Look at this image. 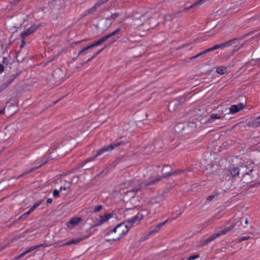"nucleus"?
<instances>
[{
  "label": "nucleus",
  "mask_w": 260,
  "mask_h": 260,
  "mask_svg": "<svg viewBox=\"0 0 260 260\" xmlns=\"http://www.w3.org/2000/svg\"><path fill=\"white\" fill-rule=\"evenodd\" d=\"M190 171V170H178L177 171H173L170 166L165 165L163 167L161 170V176L157 177L154 179H150L149 181L145 183V186L153 185L158 183L162 178L167 179L171 176L180 174L181 173H183L185 176H188V172Z\"/></svg>",
  "instance_id": "f257e3e1"
},
{
  "label": "nucleus",
  "mask_w": 260,
  "mask_h": 260,
  "mask_svg": "<svg viewBox=\"0 0 260 260\" xmlns=\"http://www.w3.org/2000/svg\"><path fill=\"white\" fill-rule=\"evenodd\" d=\"M130 229L131 228L129 227L125 222H122L118 224L117 233L119 234V236L116 238L106 239V241L107 242L117 241L122 238L124 235H126Z\"/></svg>",
  "instance_id": "f03ea898"
},
{
  "label": "nucleus",
  "mask_w": 260,
  "mask_h": 260,
  "mask_svg": "<svg viewBox=\"0 0 260 260\" xmlns=\"http://www.w3.org/2000/svg\"><path fill=\"white\" fill-rule=\"evenodd\" d=\"M124 143L123 141H117L115 142H113L108 146H104L101 149L98 150L96 152V153L93 156L95 157V159L103 153L107 151H110L113 150L114 148L123 145Z\"/></svg>",
  "instance_id": "7ed1b4c3"
},
{
  "label": "nucleus",
  "mask_w": 260,
  "mask_h": 260,
  "mask_svg": "<svg viewBox=\"0 0 260 260\" xmlns=\"http://www.w3.org/2000/svg\"><path fill=\"white\" fill-rule=\"evenodd\" d=\"M240 174H241L242 177L246 175L250 176L252 181V179L255 178L254 174H257L256 170H254L251 167H249L246 165H241L240 167Z\"/></svg>",
  "instance_id": "20e7f679"
},
{
  "label": "nucleus",
  "mask_w": 260,
  "mask_h": 260,
  "mask_svg": "<svg viewBox=\"0 0 260 260\" xmlns=\"http://www.w3.org/2000/svg\"><path fill=\"white\" fill-rule=\"evenodd\" d=\"M130 185L132 188H130L127 191V192H132L133 196L136 194V193L140 190L141 185L138 180H132L130 181Z\"/></svg>",
  "instance_id": "39448f33"
},
{
  "label": "nucleus",
  "mask_w": 260,
  "mask_h": 260,
  "mask_svg": "<svg viewBox=\"0 0 260 260\" xmlns=\"http://www.w3.org/2000/svg\"><path fill=\"white\" fill-rule=\"evenodd\" d=\"M184 100L185 98L184 97H178L176 99L172 100L168 104V108L169 110H174L175 107L178 106L181 103H183Z\"/></svg>",
  "instance_id": "423d86ee"
},
{
  "label": "nucleus",
  "mask_w": 260,
  "mask_h": 260,
  "mask_svg": "<svg viewBox=\"0 0 260 260\" xmlns=\"http://www.w3.org/2000/svg\"><path fill=\"white\" fill-rule=\"evenodd\" d=\"M244 108L245 106L242 103H240L238 105H233L228 109V112L226 114H235L243 109Z\"/></svg>",
  "instance_id": "0eeeda50"
},
{
  "label": "nucleus",
  "mask_w": 260,
  "mask_h": 260,
  "mask_svg": "<svg viewBox=\"0 0 260 260\" xmlns=\"http://www.w3.org/2000/svg\"><path fill=\"white\" fill-rule=\"evenodd\" d=\"M39 25L36 24H33L31 25L29 28H28L26 30L23 31L21 34V37L22 38H24L31 34H32L34 32H35L39 27Z\"/></svg>",
  "instance_id": "6e6552de"
},
{
  "label": "nucleus",
  "mask_w": 260,
  "mask_h": 260,
  "mask_svg": "<svg viewBox=\"0 0 260 260\" xmlns=\"http://www.w3.org/2000/svg\"><path fill=\"white\" fill-rule=\"evenodd\" d=\"M143 218V215L139 213L137 215L133 216L131 219L127 220L125 222L128 224L131 228L133 226L134 223L138 222L141 219Z\"/></svg>",
  "instance_id": "1a4fd4ad"
},
{
  "label": "nucleus",
  "mask_w": 260,
  "mask_h": 260,
  "mask_svg": "<svg viewBox=\"0 0 260 260\" xmlns=\"http://www.w3.org/2000/svg\"><path fill=\"white\" fill-rule=\"evenodd\" d=\"M114 216L113 213H109L104 214L103 215H100V219L99 220L98 222L96 224V225H100L103 223H104L105 222L107 221L109 219L113 217Z\"/></svg>",
  "instance_id": "9d476101"
},
{
  "label": "nucleus",
  "mask_w": 260,
  "mask_h": 260,
  "mask_svg": "<svg viewBox=\"0 0 260 260\" xmlns=\"http://www.w3.org/2000/svg\"><path fill=\"white\" fill-rule=\"evenodd\" d=\"M43 246H44V244H43L38 245L32 246L30 247L29 248H28L25 251H24L23 252L21 253L19 255L16 257L15 258L16 259H19V258H21L22 256H23L24 255H25L26 254L32 251H34L41 247H43Z\"/></svg>",
  "instance_id": "9b49d317"
},
{
  "label": "nucleus",
  "mask_w": 260,
  "mask_h": 260,
  "mask_svg": "<svg viewBox=\"0 0 260 260\" xmlns=\"http://www.w3.org/2000/svg\"><path fill=\"white\" fill-rule=\"evenodd\" d=\"M90 236V235H87L86 236H83L82 238H77L76 239H72L64 244H63L61 246H67L70 245L71 244H76L82 241V240L86 239L88 238Z\"/></svg>",
  "instance_id": "f8f14e48"
},
{
  "label": "nucleus",
  "mask_w": 260,
  "mask_h": 260,
  "mask_svg": "<svg viewBox=\"0 0 260 260\" xmlns=\"http://www.w3.org/2000/svg\"><path fill=\"white\" fill-rule=\"evenodd\" d=\"M228 172L232 177L238 176L240 174V168L230 167L228 169Z\"/></svg>",
  "instance_id": "ddd939ff"
},
{
  "label": "nucleus",
  "mask_w": 260,
  "mask_h": 260,
  "mask_svg": "<svg viewBox=\"0 0 260 260\" xmlns=\"http://www.w3.org/2000/svg\"><path fill=\"white\" fill-rule=\"evenodd\" d=\"M81 218L80 217H74L70 219L67 223V226L69 228H73L75 225L77 224L80 221Z\"/></svg>",
  "instance_id": "4468645a"
},
{
  "label": "nucleus",
  "mask_w": 260,
  "mask_h": 260,
  "mask_svg": "<svg viewBox=\"0 0 260 260\" xmlns=\"http://www.w3.org/2000/svg\"><path fill=\"white\" fill-rule=\"evenodd\" d=\"M219 236H220V235L219 234L218 232L216 233H214L210 235L207 239H206L203 242V244H208L209 242H211L212 241H213L214 240H215Z\"/></svg>",
  "instance_id": "2eb2a0df"
},
{
  "label": "nucleus",
  "mask_w": 260,
  "mask_h": 260,
  "mask_svg": "<svg viewBox=\"0 0 260 260\" xmlns=\"http://www.w3.org/2000/svg\"><path fill=\"white\" fill-rule=\"evenodd\" d=\"M212 51V50L211 49V48L210 47L209 48L205 49V50L199 53L197 55H196L193 56H192L191 57H190V59H194V58H198L199 57H204L207 53L211 52Z\"/></svg>",
  "instance_id": "dca6fc26"
},
{
  "label": "nucleus",
  "mask_w": 260,
  "mask_h": 260,
  "mask_svg": "<svg viewBox=\"0 0 260 260\" xmlns=\"http://www.w3.org/2000/svg\"><path fill=\"white\" fill-rule=\"evenodd\" d=\"M236 223H232L229 227H225L223 230L218 231L220 236L226 234L228 232L232 231L235 226Z\"/></svg>",
  "instance_id": "f3484780"
},
{
  "label": "nucleus",
  "mask_w": 260,
  "mask_h": 260,
  "mask_svg": "<svg viewBox=\"0 0 260 260\" xmlns=\"http://www.w3.org/2000/svg\"><path fill=\"white\" fill-rule=\"evenodd\" d=\"M202 1H203V0H198L196 2L192 4L190 6L184 7L183 8L182 11L186 12V11H187V10H188L189 9L196 8L198 6H199L201 5V4H202Z\"/></svg>",
  "instance_id": "a211bd4d"
},
{
  "label": "nucleus",
  "mask_w": 260,
  "mask_h": 260,
  "mask_svg": "<svg viewBox=\"0 0 260 260\" xmlns=\"http://www.w3.org/2000/svg\"><path fill=\"white\" fill-rule=\"evenodd\" d=\"M260 64V58L257 59H251L245 64L247 67L258 66Z\"/></svg>",
  "instance_id": "6ab92c4d"
},
{
  "label": "nucleus",
  "mask_w": 260,
  "mask_h": 260,
  "mask_svg": "<svg viewBox=\"0 0 260 260\" xmlns=\"http://www.w3.org/2000/svg\"><path fill=\"white\" fill-rule=\"evenodd\" d=\"M216 72L219 74L223 75L228 72V68L227 67L220 66L216 68Z\"/></svg>",
  "instance_id": "aec40b11"
},
{
  "label": "nucleus",
  "mask_w": 260,
  "mask_h": 260,
  "mask_svg": "<svg viewBox=\"0 0 260 260\" xmlns=\"http://www.w3.org/2000/svg\"><path fill=\"white\" fill-rule=\"evenodd\" d=\"M119 16H120V14L118 13H114V14H111L110 16L107 17L106 18V20L110 21V23H112Z\"/></svg>",
  "instance_id": "412c9836"
},
{
  "label": "nucleus",
  "mask_w": 260,
  "mask_h": 260,
  "mask_svg": "<svg viewBox=\"0 0 260 260\" xmlns=\"http://www.w3.org/2000/svg\"><path fill=\"white\" fill-rule=\"evenodd\" d=\"M224 117L223 114L221 113H213L210 116V119L209 120V121L211 122L212 119H221Z\"/></svg>",
  "instance_id": "4be33fe9"
},
{
  "label": "nucleus",
  "mask_w": 260,
  "mask_h": 260,
  "mask_svg": "<svg viewBox=\"0 0 260 260\" xmlns=\"http://www.w3.org/2000/svg\"><path fill=\"white\" fill-rule=\"evenodd\" d=\"M177 16L175 13L170 14L164 16V20L165 21H171Z\"/></svg>",
  "instance_id": "5701e85b"
},
{
  "label": "nucleus",
  "mask_w": 260,
  "mask_h": 260,
  "mask_svg": "<svg viewBox=\"0 0 260 260\" xmlns=\"http://www.w3.org/2000/svg\"><path fill=\"white\" fill-rule=\"evenodd\" d=\"M33 231V230L31 229H27L26 230H25L24 232H23V233H21L20 234H19L18 236H17V237H16L14 240H17L20 238H23L24 237V236H25L26 234L28 233H30L31 232Z\"/></svg>",
  "instance_id": "b1692460"
},
{
  "label": "nucleus",
  "mask_w": 260,
  "mask_h": 260,
  "mask_svg": "<svg viewBox=\"0 0 260 260\" xmlns=\"http://www.w3.org/2000/svg\"><path fill=\"white\" fill-rule=\"evenodd\" d=\"M18 74H13L11 75L8 80L6 81L7 83V84L10 85L12 82L14 81V80L17 78Z\"/></svg>",
  "instance_id": "393cba45"
},
{
  "label": "nucleus",
  "mask_w": 260,
  "mask_h": 260,
  "mask_svg": "<svg viewBox=\"0 0 260 260\" xmlns=\"http://www.w3.org/2000/svg\"><path fill=\"white\" fill-rule=\"evenodd\" d=\"M106 48V47H103V48H102L101 50H99L98 52H96V53H95L92 57H91L90 58H88L86 61L85 62V63H87L90 61H91L92 59H93L94 58H95L102 51H103L104 50V49Z\"/></svg>",
  "instance_id": "a878e982"
},
{
  "label": "nucleus",
  "mask_w": 260,
  "mask_h": 260,
  "mask_svg": "<svg viewBox=\"0 0 260 260\" xmlns=\"http://www.w3.org/2000/svg\"><path fill=\"white\" fill-rule=\"evenodd\" d=\"M95 159V157L93 156L90 158H88L86 159H85L83 161L81 162L80 164V167H83L86 164L90 162L91 161H93Z\"/></svg>",
  "instance_id": "bb28decb"
},
{
  "label": "nucleus",
  "mask_w": 260,
  "mask_h": 260,
  "mask_svg": "<svg viewBox=\"0 0 260 260\" xmlns=\"http://www.w3.org/2000/svg\"><path fill=\"white\" fill-rule=\"evenodd\" d=\"M43 200H38L35 203L34 205L30 208V210L32 212L41 204L42 203Z\"/></svg>",
  "instance_id": "cd10ccee"
},
{
  "label": "nucleus",
  "mask_w": 260,
  "mask_h": 260,
  "mask_svg": "<svg viewBox=\"0 0 260 260\" xmlns=\"http://www.w3.org/2000/svg\"><path fill=\"white\" fill-rule=\"evenodd\" d=\"M225 44L224 43H222V44H217V45H215L214 46H213V47H211V49L212 50V51L216 50V49H223L224 48H225Z\"/></svg>",
  "instance_id": "c85d7f7f"
},
{
  "label": "nucleus",
  "mask_w": 260,
  "mask_h": 260,
  "mask_svg": "<svg viewBox=\"0 0 260 260\" xmlns=\"http://www.w3.org/2000/svg\"><path fill=\"white\" fill-rule=\"evenodd\" d=\"M238 40V39L237 38H235L234 39H232V40H229L225 43L224 44H225V47H229V46H231L232 45L236 43V41Z\"/></svg>",
  "instance_id": "c756f323"
},
{
  "label": "nucleus",
  "mask_w": 260,
  "mask_h": 260,
  "mask_svg": "<svg viewBox=\"0 0 260 260\" xmlns=\"http://www.w3.org/2000/svg\"><path fill=\"white\" fill-rule=\"evenodd\" d=\"M167 221H168V220H166L164 222L159 223L158 225H157L156 226H155L153 230L155 231H157L161 227H162L166 224V223L167 222Z\"/></svg>",
  "instance_id": "7c9ffc66"
},
{
  "label": "nucleus",
  "mask_w": 260,
  "mask_h": 260,
  "mask_svg": "<svg viewBox=\"0 0 260 260\" xmlns=\"http://www.w3.org/2000/svg\"><path fill=\"white\" fill-rule=\"evenodd\" d=\"M41 166V165H40V166H39L38 167H34V168H31V169L29 170L28 171H27L25 172V173H23V174H21V175L18 177V178H20V177H22V176H24V175H25V174H28V173H29L31 172L32 171H34V170H36L37 169L39 168Z\"/></svg>",
  "instance_id": "2f4dec72"
},
{
  "label": "nucleus",
  "mask_w": 260,
  "mask_h": 260,
  "mask_svg": "<svg viewBox=\"0 0 260 260\" xmlns=\"http://www.w3.org/2000/svg\"><path fill=\"white\" fill-rule=\"evenodd\" d=\"M120 30L121 28L120 27L117 28L114 31L108 34V35L109 36V38H111L115 35H116L117 34H118V33H119L120 31Z\"/></svg>",
  "instance_id": "473e14b6"
},
{
  "label": "nucleus",
  "mask_w": 260,
  "mask_h": 260,
  "mask_svg": "<svg viewBox=\"0 0 260 260\" xmlns=\"http://www.w3.org/2000/svg\"><path fill=\"white\" fill-rule=\"evenodd\" d=\"M102 42L101 41V40H100V39L99 40H98V41H96V42H95L94 43L91 44V45H90V47L91 48H93V47H96V46H98L99 45H100L102 44Z\"/></svg>",
  "instance_id": "72a5a7b5"
},
{
  "label": "nucleus",
  "mask_w": 260,
  "mask_h": 260,
  "mask_svg": "<svg viewBox=\"0 0 260 260\" xmlns=\"http://www.w3.org/2000/svg\"><path fill=\"white\" fill-rule=\"evenodd\" d=\"M103 208V207L102 205H98L95 206L94 208V209L92 211L93 213H96L99 212L100 210H101Z\"/></svg>",
  "instance_id": "f704fd0d"
},
{
  "label": "nucleus",
  "mask_w": 260,
  "mask_h": 260,
  "mask_svg": "<svg viewBox=\"0 0 260 260\" xmlns=\"http://www.w3.org/2000/svg\"><path fill=\"white\" fill-rule=\"evenodd\" d=\"M90 48H91V47H90L89 45L87 46L86 47H84V48H82L81 50L79 51V53H78L77 56L80 55L84 52H85V51H86V50H88V49H89Z\"/></svg>",
  "instance_id": "c9c22d12"
},
{
  "label": "nucleus",
  "mask_w": 260,
  "mask_h": 260,
  "mask_svg": "<svg viewBox=\"0 0 260 260\" xmlns=\"http://www.w3.org/2000/svg\"><path fill=\"white\" fill-rule=\"evenodd\" d=\"M118 229V224H117L113 230H110L107 233V235H110L111 234L113 233L117 232Z\"/></svg>",
  "instance_id": "e433bc0d"
},
{
  "label": "nucleus",
  "mask_w": 260,
  "mask_h": 260,
  "mask_svg": "<svg viewBox=\"0 0 260 260\" xmlns=\"http://www.w3.org/2000/svg\"><path fill=\"white\" fill-rule=\"evenodd\" d=\"M214 165L212 164H209L206 166V170L209 169V172L207 173H212L213 172V170L212 169Z\"/></svg>",
  "instance_id": "4c0bfd02"
},
{
  "label": "nucleus",
  "mask_w": 260,
  "mask_h": 260,
  "mask_svg": "<svg viewBox=\"0 0 260 260\" xmlns=\"http://www.w3.org/2000/svg\"><path fill=\"white\" fill-rule=\"evenodd\" d=\"M200 254H197L195 255H192L189 256L186 260H194L198 257H199Z\"/></svg>",
  "instance_id": "58836bf2"
},
{
  "label": "nucleus",
  "mask_w": 260,
  "mask_h": 260,
  "mask_svg": "<svg viewBox=\"0 0 260 260\" xmlns=\"http://www.w3.org/2000/svg\"><path fill=\"white\" fill-rule=\"evenodd\" d=\"M9 84H7V83L6 82H5L3 83L1 86H0V92L4 90L5 89H6Z\"/></svg>",
  "instance_id": "ea45409f"
},
{
  "label": "nucleus",
  "mask_w": 260,
  "mask_h": 260,
  "mask_svg": "<svg viewBox=\"0 0 260 260\" xmlns=\"http://www.w3.org/2000/svg\"><path fill=\"white\" fill-rule=\"evenodd\" d=\"M243 47V44H240L237 45L235 47V48L233 52L234 53L236 51H238L239 49H240L241 48Z\"/></svg>",
  "instance_id": "a19ab883"
},
{
  "label": "nucleus",
  "mask_w": 260,
  "mask_h": 260,
  "mask_svg": "<svg viewBox=\"0 0 260 260\" xmlns=\"http://www.w3.org/2000/svg\"><path fill=\"white\" fill-rule=\"evenodd\" d=\"M60 190L55 189L53 192V196L54 198H58L59 197Z\"/></svg>",
  "instance_id": "79ce46f5"
},
{
  "label": "nucleus",
  "mask_w": 260,
  "mask_h": 260,
  "mask_svg": "<svg viewBox=\"0 0 260 260\" xmlns=\"http://www.w3.org/2000/svg\"><path fill=\"white\" fill-rule=\"evenodd\" d=\"M31 213H32V212L30 210H29L27 212H25L23 215H22L19 218L21 219V218H25L27 216H28Z\"/></svg>",
  "instance_id": "37998d69"
},
{
  "label": "nucleus",
  "mask_w": 260,
  "mask_h": 260,
  "mask_svg": "<svg viewBox=\"0 0 260 260\" xmlns=\"http://www.w3.org/2000/svg\"><path fill=\"white\" fill-rule=\"evenodd\" d=\"M2 62H3V64L4 66V64H5L6 66H7L9 63V59L6 57H4L3 58Z\"/></svg>",
  "instance_id": "c03bdc74"
},
{
  "label": "nucleus",
  "mask_w": 260,
  "mask_h": 260,
  "mask_svg": "<svg viewBox=\"0 0 260 260\" xmlns=\"http://www.w3.org/2000/svg\"><path fill=\"white\" fill-rule=\"evenodd\" d=\"M96 9H97V7L94 5L92 7H91L90 9L88 10V11H87L88 13L90 14V13H91L94 12L95 11H96Z\"/></svg>",
  "instance_id": "a18cd8bd"
},
{
  "label": "nucleus",
  "mask_w": 260,
  "mask_h": 260,
  "mask_svg": "<svg viewBox=\"0 0 260 260\" xmlns=\"http://www.w3.org/2000/svg\"><path fill=\"white\" fill-rule=\"evenodd\" d=\"M250 238V236H243L238 240V242H241L243 241L248 240Z\"/></svg>",
  "instance_id": "49530a36"
},
{
  "label": "nucleus",
  "mask_w": 260,
  "mask_h": 260,
  "mask_svg": "<svg viewBox=\"0 0 260 260\" xmlns=\"http://www.w3.org/2000/svg\"><path fill=\"white\" fill-rule=\"evenodd\" d=\"M104 4V3L103 1H102V0H99L94 5L98 8Z\"/></svg>",
  "instance_id": "de8ad7c7"
},
{
  "label": "nucleus",
  "mask_w": 260,
  "mask_h": 260,
  "mask_svg": "<svg viewBox=\"0 0 260 260\" xmlns=\"http://www.w3.org/2000/svg\"><path fill=\"white\" fill-rule=\"evenodd\" d=\"M109 38H109V36L108 34L107 35L102 37L101 38H100V40H101L102 43H103L105 41H106L107 40H108Z\"/></svg>",
  "instance_id": "09e8293b"
},
{
  "label": "nucleus",
  "mask_w": 260,
  "mask_h": 260,
  "mask_svg": "<svg viewBox=\"0 0 260 260\" xmlns=\"http://www.w3.org/2000/svg\"><path fill=\"white\" fill-rule=\"evenodd\" d=\"M215 197V196L213 195V194H212V195H210V196H209L207 198V200L208 201H211L213 200V199Z\"/></svg>",
  "instance_id": "8fccbe9b"
},
{
  "label": "nucleus",
  "mask_w": 260,
  "mask_h": 260,
  "mask_svg": "<svg viewBox=\"0 0 260 260\" xmlns=\"http://www.w3.org/2000/svg\"><path fill=\"white\" fill-rule=\"evenodd\" d=\"M5 69V67L3 64L0 63V73H2Z\"/></svg>",
  "instance_id": "3c124183"
},
{
  "label": "nucleus",
  "mask_w": 260,
  "mask_h": 260,
  "mask_svg": "<svg viewBox=\"0 0 260 260\" xmlns=\"http://www.w3.org/2000/svg\"><path fill=\"white\" fill-rule=\"evenodd\" d=\"M241 221H242V220H244V222H245V223L246 224H247L248 223V219H247V218H244V217H242V218H241Z\"/></svg>",
  "instance_id": "603ef678"
},
{
  "label": "nucleus",
  "mask_w": 260,
  "mask_h": 260,
  "mask_svg": "<svg viewBox=\"0 0 260 260\" xmlns=\"http://www.w3.org/2000/svg\"><path fill=\"white\" fill-rule=\"evenodd\" d=\"M188 126H190L191 127H194V128H196V126L195 125V124L191 122V123H189L188 125Z\"/></svg>",
  "instance_id": "864d4df0"
},
{
  "label": "nucleus",
  "mask_w": 260,
  "mask_h": 260,
  "mask_svg": "<svg viewBox=\"0 0 260 260\" xmlns=\"http://www.w3.org/2000/svg\"><path fill=\"white\" fill-rule=\"evenodd\" d=\"M52 202V199L51 198H49L47 200L46 204L47 205L48 204L51 203Z\"/></svg>",
  "instance_id": "5fc2aeb1"
},
{
  "label": "nucleus",
  "mask_w": 260,
  "mask_h": 260,
  "mask_svg": "<svg viewBox=\"0 0 260 260\" xmlns=\"http://www.w3.org/2000/svg\"><path fill=\"white\" fill-rule=\"evenodd\" d=\"M67 187H62V186H61L60 188V191H62V190H66L67 189Z\"/></svg>",
  "instance_id": "6e6d98bb"
},
{
  "label": "nucleus",
  "mask_w": 260,
  "mask_h": 260,
  "mask_svg": "<svg viewBox=\"0 0 260 260\" xmlns=\"http://www.w3.org/2000/svg\"><path fill=\"white\" fill-rule=\"evenodd\" d=\"M6 246H0V252L1 251H2L3 250H4L6 247Z\"/></svg>",
  "instance_id": "4d7b16f0"
},
{
  "label": "nucleus",
  "mask_w": 260,
  "mask_h": 260,
  "mask_svg": "<svg viewBox=\"0 0 260 260\" xmlns=\"http://www.w3.org/2000/svg\"><path fill=\"white\" fill-rule=\"evenodd\" d=\"M25 43V42L24 41H22L21 44L20 45V48H22L24 46Z\"/></svg>",
  "instance_id": "13d9d810"
},
{
  "label": "nucleus",
  "mask_w": 260,
  "mask_h": 260,
  "mask_svg": "<svg viewBox=\"0 0 260 260\" xmlns=\"http://www.w3.org/2000/svg\"><path fill=\"white\" fill-rule=\"evenodd\" d=\"M187 45H188V44H183V45H182L181 46L179 47V49L183 48H184L185 47H186Z\"/></svg>",
  "instance_id": "bf43d9fd"
},
{
  "label": "nucleus",
  "mask_w": 260,
  "mask_h": 260,
  "mask_svg": "<svg viewBox=\"0 0 260 260\" xmlns=\"http://www.w3.org/2000/svg\"><path fill=\"white\" fill-rule=\"evenodd\" d=\"M13 2L14 4H17L19 2L18 0H13Z\"/></svg>",
  "instance_id": "052dcab7"
},
{
  "label": "nucleus",
  "mask_w": 260,
  "mask_h": 260,
  "mask_svg": "<svg viewBox=\"0 0 260 260\" xmlns=\"http://www.w3.org/2000/svg\"><path fill=\"white\" fill-rule=\"evenodd\" d=\"M257 119H260V116H258V117H257ZM257 125H260V120H259V121H257Z\"/></svg>",
  "instance_id": "680f3d73"
},
{
  "label": "nucleus",
  "mask_w": 260,
  "mask_h": 260,
  "mask_svg": "<svg viewBox=\"0 0 260 260\" xmlns=\"http://www.w3.org/2000/svg\"><path fill=\"white\" fill-rule=\"evenodd\" d=\"M157 204L158 206H159V203L156 202V201H154V204Z\"/></svg>",
  "instance_id": "e2e57ef3"
},
{
  "label": "nucleus",
  "mask_w": 260,
  "mask_h": 260,
  "mask_svg": "<svg viewBox=\"0 0 260 260\" xmlns=\"http://www.w3.org/2000/svg\"><path fill=\"white\" fill-rule=\"evenodd\" d=\"M102 1H103L104 3H106V2H107L109 0H102Z\"/></svg>",
  "instance_id": "0e129e2a"
},
{
  "label": "nucleus",
  "mask_w": 260,
  "mask_h": 260,
  "mask_svg": "<svg viewBox=\"0 0 260 260\" xmlns=\"http://www.w3.org/2000/svg\"><path fill=\"white\" fill-rule=\"evenodd\" d=\"M3 113H4V111L0 110V114H2Z\"/></svg>",
  "instance_id": "69168bd1"
},
{
  "label": "nucleus",
  "mask_w": 260,
  "mask_h": 260,
  "mask_svg": "<svg viewBox=\"0 0 260 260\" xmlns=\"http://www.w3.org/2000/svg\"><path fill=\"white\" fill-rule=\"evenodd\" d=\"M229 223H230V221L228 220V221H226L225 222V224H229Z\"/></svg>",
  "instance_id": "338daca9"
},
{
  "label": "nucleus",
  "mask_w": 260,
  "mask_h": 260,
  "mask_svg": "<svg viewBox=\"0 0 260 260\" xmlns=\"http://www.w3.org/2000/svg\"><path fill=\"white\" fill-rule=\"evenodd\" d=\"M207 0H203V1H202V4H203Z\"/></svg>",
  "instance_id": "774afa93"
}]
</instances>
